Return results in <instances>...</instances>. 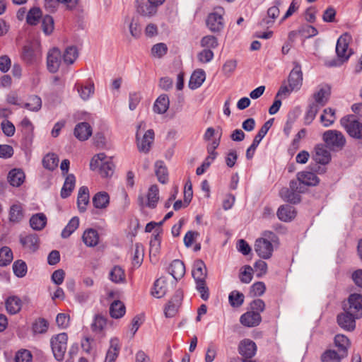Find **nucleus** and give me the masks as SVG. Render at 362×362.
I'll use <instances>...</instances> for the list:
<instances>
[{
  "label": "nucleus",
  "instance_id": "f257e3e1",
  "mask_svg": "<svg viewBox=\"0 0 362 362\" xmlns=\"http://www.w3.org/2000/svg\"><path fill=\"white\" fill-rule=\"evenodd\" d=\"M351 36L346 33L341 35L337 40L336 45L337 60H332L327 63L328 66H337L346 62L352 54L351 49H349V45L351 41Z\"/></svg>",
  "mask_w": 362,
  "mask_h": 362
},
{
  "label": "nucleus",
  "instance_id": "f03ea898",
  "mask_svg": "<svg viewBox=\"0 0 362 362\" xmlns=\"http://www.w3.org/2000/svg\"><path fill=\"white\" fill-rule=\"evenodd\" d=\"M90 168L93 171L97 170L103 177H109L114 173L115 165L111 158L107 157L104 153H100L92 158Z\"/></svg>",
  "mask_w": 362,
  "mask_h": 362
},
{
  "label": "nucleus",
  "instance_id": "7ed1b4c3",
  "mask_svg": "<svg viewBox=\"0 0 362 362\" xmlns=\"http://www.w3.org/2000/svg\"><path fill=\"white\" fill-rule=\"evenodd\" d=\"M340 124L350 137L362 140V122L356 119L355 116L349 115L343 117L340 119Z\"/></svg>",
  "mask_w": 362,
  "mask_h": 362
},
{
  "label": "nucleus",
  "instance_id": "20e7f679",
  "mask_svg": "<svg viewBox=\"0 0 362 362\" xmlns=\"http://www.w3.org/2000/svg\"><path fill=\"white\" fill-rule=\"evenodd\" d=\"M322 139L325 146L332 151H339L346 144V138L344 134L335 129L327 130L324 132Z\"/></svg>",
  "mask_w": 362,
  "mask_h": 362
},
{
  "label": "nucleus",
  "instance_id": "39448f33",
  "mask_svg": "<svg viewBox=\"0 0 362 362\" xmlns=\"http://www.w3.org/2000/svg\"><path fill=\"white\" fill-rule=\"evenodd\" d=\"M224 9L222 7H216L206 19V27L212 33L221 32L225 25L223 15Z\"/></svg>",
  "mask_w": 362,
  "mask_h": 362
},
{
  "label": "nucleus",
  "instance_id": "423d86ee",
  "mask_svg": "<svg viewBox=\"0 0 362 362\" xmlns=\"http://www.w3.org/2000/svg\"><path fill=\"white\" fill-rule=\"evenodd\" d=\"M68 335L63 332L51 338L50 344L54 358L61 361L63 360L67 348Z\"/></svg>",
  "mask_w": 362,
  "mask_h": 362
},
{
  "label": "nucleus",
  "instance_id": "0eeeda50",
  "mask_svg": "<svg viewBox=\"0 0 362 362\" xmlns=\"http://www.w3.org/2000/svg\"><path fill=\"white\" fill-rule=\"evenodd\" d=\"M159 200V190L158 187L156 185H151L146 194V199L143 194H140L138 197L139 205L141 207H148L150 209H154L157 206V203Z\"/></svg>",
  "mask_w": 362,
  "mask_h": 362
},
{
  "label": "nucleus",
  "instance_id": "6e6552de",
  "mask_svg": "<svg viewBox=\"0 0 362 362\" xmlns=\"http://www.w3.org/2000/svg\"><path fill=\"white\" fill-rule=\"evenodd\" d=\"M274 119H270L267 121L259 130L257 135L255 136L252 144L246 151V158L250 160L254 156L255 152L262 139L266 136L269 129L273 124Z\"/></svg>",
  "mask_w": 362,
  "mask_h": 362
},
{
  "label": "nucleus",
  "instance_id": "1a4fd4ad",
  "mask_svg": "<svg viewBox=\"0 0 362 362\" xmlns=\"http://www.w3.org/2000/svg\"><path fill=\"white\" fill-rule=\"evenodd\" d=\"M42 53L37 45L29 44L23 47L21 58L28 64H35L41 59Z\"/></svg>",
  "mask_w": 362,
  "mask_h": 362
},
{
  "label": "nucleus",
  "instance_id": "9d476101",
  "mask_svg": "<svg viewBox=\"0 0 362 362\" xmlns=\"http://www.w3.org/2000/svg\"><path fill=\"white\" fill-rule=\"evenodd\" d=\"M145 123L144 122H141L137 128L136 132V139H137V146L141 152L147 153L149 151L151 148V145L154 140V132L153 129H148L144 134L143 137L140 139L139 138V129H144Z\"/></svg>",
  "mask_w": 362,
  "mask_h": 362
},
{
  "label": "nucleus",
  "instance_id": "9b49d317",
  "mask_svg": "<svg viewBox=\"0 0 362 362\" xmlns=\"http://www.w3.org/2000/svg\"><path fill=\"white\" fill-rule=\"evenodd\" d=\"M344 310H347L355 317L362 316V295L359 293H352L348 298L347 304H344Z\"/></svg>",
  "mask_w": 362,
  "mask_h": 362
},
{
  "label": "nucleus",
  "instance_id": "f8f14e48",
  "mask_svg": "<svg viewBox=\"0 0 362 362\" xmlns=\"http://www.w3.org/2000/svg\"><path fill=\"white\" fill-rule=\"evenodd\" d=\"M62 62V54L59 48L54 47L49 50L47 56V66L50 73H56Z\"/></svg>",
  "mask_w": 362,
  "mask_h": 362
},
{
  "label": "nucleus",
  "instance_id": "ddd939ff",
  "mask_svg": "<svg viewBox=\"0 0 362 362\" xmlns=\"http://www.w3.org/2000/svg\"><path fill=\"white\" fill-rule=\"evenodd\" d=\"M255 250L262 259H269L273 252V245L272 243L266 238H259L255 241Z\"/></svg>",
  "mask_w": 362,
  "mask_h": 362
},
{
  "label": "nucleus",
  "instance_id": "4468645a",
  "mask_svg": "<svg viewBox=\"0 0 362 362\" xmlns=\"http://www.w3.org/2000/svg\"><path fill=\"white\" fill-rule=\"evenodd\" d=\"M293 68L288 76V83L291 89L298 90L303 84V72L299 63L294 62Z\"/></svg>",
  "mask_w": 362,
  "mask_h": 362
},
{
  "label": "nucleus",
  "instance_id": "2eb2a0df",
  "mask_svg": "<svg viewBox=\"0 0 362 362\" xmlns=\"http://www.w3.org/2000/svg\"><path fill=\"white\" fill-rule=\"evenodd\" d=\"M355 315L349 313L347 310H344L343 313H339L337 315V321L339 326L348 332L353 331L356 327V319Z\"/></svg>",
  "mask_w": 362,
  "mask_h": 362
},
{
  "label": "nucleus",
  "instance_id": "dca6fc26",
  "mask_svg": "<svg viewBox=\"0 0 362 362\" xmlns=\"http://www.w3.org/2000/svg\"><path fill=\"white\" fill-rule=\"evenodd\" d=\"M331 94V87L327 84L320 85L317 90L313 93L314 101L312 103L319 105V107L325 106Z\"/></svg>",
  "mask_w": 362,
  "mask_h": 362
},
{
  "label": "nucleus",
  "instance_id": "f3484780",
  "mask_svg": "<svg viewBox=\"0 0 362 362\" xmlns=\"http://www.w3.org/2000/svg\"><path fill=\"white\" fill-rule=\"evenodd\" d=\"M182 298V292L177 291L173 297L168 302L167 306L165 308V315L167 317H173L176 315L180 306L181 305Z\"/></svg>",
  "mask_w": 362,
  "mask_h": 362
},
{
  "label": "nucleus",
  "instance_id": "a211bd4d",
  "mask_svg": "<svg viewBox=\"0 0 362 362\" xmlns=\"http://www.w3.org/2000/svg\"><path fill=\"white\" fill-rule=\"evenodd\" d=\"M328 148L324 144H318L315 146L313 159L317 163L327 165L329 163L331 160V153Z\"/></svg>",
  "mask_w": 362,
  "mask_h": 362
},
{
  "label": "nucleus",
  "instance_id": "6ab92c4d",
  "mask_svg": "<svg viewBox=\"0 0 362 362\" xmlns=\"http://www.w3.org/2000/svg\"><path fill=\"white\" fill-rule=\"evenodd\" d=\"M239 354L246 358L253 357L257 351L256 344L249 339L242 340L238 346Z\"/></svg>",
  "mask_w": 362,
  "mask_h": 362
},
{
  "label": "nucleus",
  "instance_id": "aec40b11",
  "mask_svg": "<svg viewBox=\"0 0 362 362\" xmlns=\"http://www.w3.org/2000/svg\"><path fill=\"white\" fill-rule=\"evenodd\" d=\"M281 5V0H275L274 1V6H271L267 10V16L268 18H264L260 22V25L271 26L274 21L279 17L280 14L279 6Z\"/></svg>",
  "mask_w": 362,
  "mask_h": 362
},
{
  "label": "nucleus",
  "instance_id": "412c9836",
  "mask_svg": "<svg viewBox=\"0 0 362 362\" xmlns=\"http://www.w3.org/2000/svg\"><path fill=\"white\" fill-rule=\"evenodd\" d=\"M240 323L247 327H256L262 321L261 315L255 311H248L243 314L240 319Z\"/></svg>",
  "mask_w": 362,
  "mask_h": 362
},
{
  "label": "nucleus",
  "instance_id": "4be33fe9",
  "mask_svg": "<svg viewBox=\"0 0 362 362\" xmlns=\"http://www.w3.org/2000/svg\"><path fill=\"white\" fill-rule=\"evenodd\" d=\"M192 273L196 284L204 282L206 277V267L204 262L201 259L196 260L194 262Z\"/></svg>",
  "mask_w": 362,
  "mask_h": 362
},
{
  "label": "nucleus",
  "instance_id": "5701e85b",
  "mask_svg": "<svg viewBox=\"0 0 362 362\" xmlns=\"http://www.w3.org/2000/svg\"><path fill=\"white\" fill-rule=\"evenodd\" d=\"M89 202L90 195L88 188L86 186L81 187L77 197V206L81 213H83L86 211Z\"/></svg>",
  "mask_w": 362,
  "mask_h": 362
},
{
  "label": "nucleus",
  "instance_id": "b1692460",
  "mask_svg": "<svg viewBox=\"0 0 362 362\" xmlns=\"http://www.w3.org/2000/svg\"><path fill=\"white\" fill-rule=\"evenodd\" d=\"M74 135L80 141H86L92 135V128L88 122H80L74 128Z\"/></svg>",
  "mask_w": 362,
  "mask_h": 362
},
{
  "label": "nucleus",
  "instance_id": "393cba45",
  "mask_svg": "<svg viewBox=\"0 0 362 362\" xmlns=\"http://www.w3.org/2000/svg\"><path fill=\"white\" fill-rule=\"evenodd\" d=\"M120 351V343L118 338H112L110 341V347L107 351L104 362H115Z\"/></svg>",
  "mask_w": 362,
  "mask_h": 362
},
{
  "label": "nucleus",
  "instance_id": "a878e982",
  "mask_svg": "<svg viewBox=\"0 0 362 362\" xmlns=\"http://www.w3.org/2000/svg\"><path fill=\"white\" fill-rule=\"evenodd\" d=\"M20 243L30 252H35L39 247V238L36 234L21 236Z\"/></svg>",
  "mask_w": 362,
  "mask_h": 362
},
{
  "label": "nucleus",
  "instance_id": "bb28decb",
  "mask_svg": "<svg viewBox=\"0 0 362 362\" xmlns=\"http://www.w3.org/2000/svg\"><path fill=\"white\" fill-rule=\"evenodd\" d=\"M168 272L177 281L180 279L185 274L184 263L180 259H175L170 264Z\"/></svg>",
  "mask_w": 362,
  "mask_h": 362
},
{
  "label": "nucleus",
  "instance_id": "cd10ccee",
  "mask_svg": "<svg viewBox=\"0 0 362 362\" xmlns=\"http://www.w3.org/2000/svg\"><path fill=\"white\" fill-rule=\"evenodd\" d=\"M296 215V211L293 206L290 205H282L277 211L278 218L284 222L292 221Z\"/></svg>",
  "mask_w": 362,
  "mask_h": 362
},
{
  "label": "nucleus",
  "instance_id": "c85d7f7f",
  "mask_svg": "<svg viewBox=\"0 0 362 362\" xmlns=\"http://www.w3.org/2000/svg\"><path fill=\"white\" fill-rule=\"evenodd\" d=\"M25 175L21 169H12L8 175V181L13 187H20L25 181Z\"/></svg>",
  "mask_w": 362,
  "mask_h": 362
},
{
  "label": "nucleus",
  "instance_id": "c756f323",
  "mask_svg": "<svg viewBox=\"0 0 362 362\" xmlns=\"http://www.w3.org/2000/svg\"><path fill=\"white\" fill-rule=\"evenodd\" d=\"M82 240L87 247H95L99 243V235L96 230L86 229L82 235Z\"/></svg>",
  "mask_w": 362,
  "mask_h": 362
},
{
  "label": "nucleus",
  "instance_id": "7c9ffc66",
  "mask_svg": "<svg viewBox=\"0 0 362 362\" xmlns=\"http://www.w3.org/2000/svg\"><path fill=\"white\" fill-rule=\"evenodd\" d=\"M297 178L306 186H315L320 182V179L315 173L308 171L298 173Z\"/></svg>",
  "mask_w": 362,
  "mask_h": 362
},
{
  "label": "nucleus",
  "instance_id": "2f4dec72",
  "mask_svg": "<svg viewBox=\"0 0 362 362\" xmlns=\"http://www.w3.org/2000/svg\"><path fill=\"white\" fill-rule=\"evenodd\" d=\"M160 233H161V229L158 228L155 230L152 238L150 240V248H149V253L150 257L154 256L156 257V255L158 254L160 251Z\"/></svg>",
  "mask_w": 362,
  "mask_h": 362
},
{
  "label": "nucleus",
  "instance_id": "473e14b6",
  "mask_svg": "<svg viewBox=\"0 0 362 362\" xmlns=\"http://www.w3.org/2000/svg\"><path fill=\"white\" fill-rule=\"evenodd\" d=\"M92 202L95 208L105 209L109 205L110 196L106 192H99L93 196Z\"/></svg>",
  "mask_w": 362,
  "mask_h": 362
},
{
  "label": "nucleus",
  "instance_id": "72a5a7b5",
  "mask_svg": "<svg viewBox=\"0 0 362 362\" xmlns=\"http://www.w3.org/2000/svg\"><path fill=\"white\" fill-rule=\"evenodd\" d=\"M206 79V74L202 69H197L193 72L192 74L189 82V87L192 90L197 89L199 88L204 81Z\"/></svg>",
  "mask_w": 362,
  "mask_h": 362
},
{
  "label": "nucleus",
  "instance_id": "f704fd0d",
  "mask_svg": "<svg viewBox=\"0 0 362 362\" xmlns=\"http://www.w3.org/2000/svg\"><path fill=\"white\" fill-rule=\"evenodd\" d=\"M75 88L83 100H88L94 93L95 88L92 82L87 85L76 83Z\"/></svg>",
  "mask_w": 362,
  "mask_h": 362
},
{
  "label": "nucleus",
  "instance_id": "c9c22d12",
  "mask_svg": "<svg viewBox=\"0 0 362 362\" xmlns=\"http://www.w3.org/2000/svg\"><path fill=\"white\" fill-rule=\"evenodd\" d=\"M336 119V111L331 107L325 108L320 117V122L325 127L332 126Z\"/></svg>",
  "mask_w": 362,
  "mask_h": 362
},
{
  "label": "nucleus",
  "instance_id": "e433bc0d",
  "mask_svg": "<svg viewBox=\"0 0 362 362\" xmlns=\"http://www.w3.org/2000/svg\"><path fill=\"white\" fill-rule=\"evenodd\" d=\"M170 100L167 95H160L155 101L153 111L158 114H164L169 108Z\"/></svg>",
  "mask_w": 362,
  "mask_h": 362
},
{
  "label": "nucleus",
  "instance_id": "4c0bfd02",
  "mask_svg": "<svg viewBox=\"0 0 362 362\" xmlns=\"http://www.w3.org/2000/svg\"><path fill=\"white\" fill-rule=\"evenodd\" d=\"M346 357L339 351L333 349L325 350L320 356L321 362H341Z\"/></svg>",
  "mask_w": 362,
  "mask_h": 362
},
{
  "label": "nucleus",
  "instance_id": "58836bf2",
  "mask_svg": "<svg viewBox=\"0 0 362 362\" xmlns=\"http://www.w3.org/2000/svg\"><path fill=\"white\" fill-rule=\"evenodd\" d=\"M76 183V178L73 174L66 176L63 187L61 189V197L63 199L67 198L71 195Z\"/></svg>",
  "mask_w": 362,
  "mask_h": 362
},
{
  "label": "nucleus",
  "instance_id": "ea45409f",
  "mask_svg": "<svg viewBox=\"0 0 362 362\" xmlns=\"http://www.w3.org/2000/svg\"><path fill=\"white\" fill-rule=\"evenodd\" d=\"M22 307V301L17 296H10L6 300V310L11 315L18 313Z\"/></svg>",
  "mask_w": 362,
  "mask_h": 362
},
{
  "label": "nucleus",
  "instance_id": "a19ab883",
  "mask_svg": "<svg viewBox=\"0 0 362 362\" xmlns=\"http://www.w3.org/2000/svg\"><path fill=\"white\" fill-rule=\"evenodd\" d=\"M158 7L153 4L149 3L148 1L146 3L140 4L136 7L137 12L145 17H152L157 13Z\"/></svg>",
  "mask_w": 362,
  "mask_h": 362
},
{
  "label": "nucleus",
  "instance_id": "79ce46f5",
  "mask_svg": "<svg viewBox=\"0 0 362 362\" xmlns=\"http://www.w3.org/2000/svg\"><path fill=\"white\" fill-rule=\"evenodd\" d=\"M166 291L167 284L165 279L163 277L158 279L153 284V288L151 291V294L154 297L160 298L165 296Z\"/></svg>",
  "mask_w": 362,
  "mask_h": 362
},
{
  "label": "nucleus",
  "instance_id": "37998d69",
  "mask_svg": "<svg viewBox=\"0 0 362 362\" xmlns=\"http://www.w3.org/2000/svg\"><path fill=\"white\" fill-rule=\"evenodd\" d=\"M334 344L338 348L339 352L344 356H347L348 349L350 347L349 339L344 334H337L334 337Z\"/></svg>",
  "mask_w": 362,
  "mask_h": 362
},
{
  "label": "nucleus",
  "instance_id": "c03bdc74",
  "mask_svg": "<svg viewBox=\"0 0 362 362\" xmlns=\"http://www.w3.org/2000/svg\"><path fill=\"white\" fill-rule=\"evenodd\" d=\"M47 223V217L42 213H38L33 215L30 219L31 228L35 230H42Z\"/></svg>",
  "mask_w": 362,
  "mask_h": 362
},
{
  "label": "nucleus",
  "instance_id": "a18cd8bd",
  "mask_svg": "<svg viewBox=\"0 0 362 362\" xmlns=\"http://www.w3.org/2000/svg\"><path fill=\"white\" fill-rule=\"evenodd\" d=\"M280 197L285 201L293 204H297L300 201V195L295 192L294 190L289 188H282L279 192Z\"/></svg>",
  "mask_w": 362,
  "mask_h": 362
},
{
  "label": "nucleus",
  "instance_id": "49530a36",
  "mask_svg": "<svg viewBox=\"0 0 362 362\" xmlns=\"http://www.w3.org/2000/svg\"><path fill=\"white\" fill-rule=\"evenodd\" d=\"M126 308L122 302L115 300L110 307V314L112 317L118 319L123 317L125 314Z\"/></svg>",
  "mask_w": 362,
  "mask_h": 362
},
{
  "label": "nucleus",
  "instance_id": "de8ad7c7",
  "mask_svg": "<svg viewBox=\"0 0 362 362\" xmlns=\"http://www.w3.org/2000/svg\"><path fill=\"white\" fill-rule=\"evenodd\" d=\"M155 172L160 182L165 184L168 180L167 168L163 161L158 160L155 163Z\"/></svg>",
  "mask_w": 362,
  "mask_h": 362
},
{
  "label": "nucleus",
  "instance_id": "09e8293b",
  "mask_svg": "<svg viewBox=\"0 0 362 362\" xmlns=\"http://www.w3.org/2000/svg\"><path fill=\"white\" fill-rule=\"evenodd\" d=\"M78 55L77 48L75 46H69L66 48L62 55L63 62L67 65L72 64L77 59Z\"/></svg>",
  "mask_w": 362,
  "mask_h": 362
},
{
  "label": "nucleus",
  "instance_id": "8fccbe9b",
  "mask_svg": "<svg viewBox=\"0 0 362 362\" xmlns=\"http://www.w3.org/2000/svg\"><path fill=\"white\" fill-rule=\"evenodd\" d=\"M320 109L319 105L315 103H310L308 105L304 115V124L305 125H309L313 122Z\"/></svg>",
  "mask_w": 362,
  "mask_h": 362
},
{
  "label": "nucleus",
  "instance_id": "3c124183",
  "mask_svg": "<svg viewBox=\"0 0 362 362\" xmlns=\"http://www.w3.org/2000/svg\"><path fill=\"white\" fill-rule=\"evenodd\" d=\"M23 206L21 204H16L11 206L9 220L11 222H20L23 218Z\"/></svg>",
  "mask_w": 362,
  "mask_h": 362
},
{
  "label": "nucleus",
  "instance_id": "603ef678",
  "mask_svg": "<svg viewBox=\"0 0 362 362\" xmlns=\"http://www.w3.org/2000/svg\"><path fill=\"white\" fill-rule=\"evenodd\" d=\"M79 226V218L74 216L62 231L63 238H69Z\"/></svg>",
  "mask_w": 362,
  "mask_h": 362
},
{
  "label": "nucleus",
  "instance_id": "864d4df0",
  "mask_svg": "<svg viewBox=\"0 0 362 362\" xmlns=\"http://www.w3.org/2000/svg\"><path fill=\"white\" fill-rule=\"evenodd\" d=\"M23 107L33 112H38L42 107V100L37 95H31Z\"/></svg>",
  "mask_w": 362,
  "mask_h": 362
},
{
  "label": "nucleus",
  "instance_id": "5fc2aeb1",
  "mask_svg": "<svg viewBox=\"0 0 362 362\" xmlns=\"http://www.w3.org/2000/svg\"><path fill=\"white\" fill-rule=\"evenodd\" d=\"M59 163V158L55 153H48L42 159V165L45 168L54 170Z\"/></svg>",
  "mask_w": 362,
  "mask_h": 362
},
{
  "label": "nucleus",
  "instance_id": "6e6d98bb",
  "mask_svg": "<svg viewBox=\"0 0 362 362\" xmlns=\"http://www.w3.org/2000/svg\"><path fill=\"white\" fill-rule=\"evenodd\" d=\"M49 327L48 322L45 318L37 319L32 325V330L35 334L47 332Z\"/></svg>",
  "mask_w": 362,
  "mask_h": 362
},
{
  "label": "nucleus",
  "instance_id": "4d7b16f0",
  "mask_svg": "<svg viewBox=\"0 0 362 362\" xmlns=\"http://www.w3.org/2000/svg\"><path fill=\"white\" fill-rule=\"evenodd\" d=\"M42 17V11L39 8H32L26 16V21L29 25H35Z\"/></svg>",
  "mask_w": 362,
  "mask_h": 362
},
{
  "label": "nucleus",
  "instance_id": "13d9d810",
  "mask_svg": "<svg viewBox=\"0 0 362 362\" xmlns=\"http://www.w3.org/2000/svg\"><path fill=\"white\" fill-rule=\"evenodd\" d=\"M13 260V252L6 246L0 249V266L5 267L9 264Z\"/></svg>",
  "mask_w": 362,
  "mask_h": 362
},
{
  "label": "nucleus",
  "instance_id": "bf43d9fd",
  "mask_svg": "<svg viewBox=\"0 0 362 362\" xmlns=\"http://www.w3.org/2000/svg\"><path fill=\"white\" fill-rule=\"evenodd\" d=\"M110 279L115 283L124 281L125 279L124 270L119 266L114 267L110 272Z\"/></svg>",
  "mask_w": 362,
  "mask_h": 362
},
{
  "label": "nucleus",
  "instance_id": "052dcab7",
  "mask_svg": "<svg viewBox=\"0 0 362 362\" xmlns=\"http://www.w3.org/2000/svg\"><path fill=\"white\" fill-rule=\"evenodd\" d=\"M144 255V247L141 243L134 245V254L133 257V264L134 266L139 267L141 264Z\"/></svg>",
  "mask_w": 362,
  "mask_h": 362
},
{
  "label": "nucleus",
  "instance_id": "680f3d73",
  "mask_svg": "<svg viewBox=\"0 0 362 362\" xmlns=\"http://www.w3.org/2000/svg\"><path fill=\"white\" fill-rule=\"evenodd\" d=\"M42 29L43 33L49 35L54 30V19L51 16L46 15L42 18Z\"/></svg>",
  "mask_w": 362,
  "mask_h": 362
},
{
  "label": "nucleus",
  "instance_id": "e2e57ef3",
  "mask_svg": "<svg viewBox=\"0 0 362 362\" xmlns=\"http://www.w3.org/2000/svg\"><path fill=\"white\" fill-rule=\"evenodd\" d=\"M13 271L18 277H23L27 273V265L23 260H17L13 264Z\"/></svg>",
  "mask_w": 362,
  "mask_h": 362
},
{
  "label": "nucleus",
  "instance_id": "0e129e2a",
  "mask_svg": "<svg viewBox=\"0 0 362 362\" xmlns=\"http://www.w3.org/2000/svg\"><path fill=\"white\" fill-rule=\"evenodd\" d=\"M228 300L233 307H240L244 302V295L238 291H233L229 294Z\"/></svg>",
  "mask_w": 362,
  "mask_h": 362
},
{
  "label": "nucleus",
  "instance_id": "69168bd1",
  "mask_svg": "<svg viewBox=\"0 0 362 362\" xmlns=\"http://www.w3.org/2000/svg\"><path fill=\"white\" fill-rule=\"evenodd\" d=\"M200 43L202 47H206L209 49L217 47L218 45L217 38L213 35H206L203 37Z\"/></svg>",
  "mask_w": 362,
  "mask_h": 362
},
{
  "label": "nucleus",
  "instance_id": "338daca9",
  "mask_svg": "<svg viewBox=\"0 0 362 362\" xmlns=\"http://www.w3.org/2000/svg\"><path fill=\"white\" fill-rule=\"evenodd\" d=\"M130 35L134 39H138L141 35V29L137 20L132 18L129 23Z\"/></svg>",
  "mask_w": 362,
  "mask_h": 362
},
{
  "label": "nucleus",
  "instance_id": "774afa93",
  "mask_svg": "<svg viewBox=\"0 0 362 362\" xmlns=\"http://www.w3.org/2000/svg\"><path fill=\"white\" fill-rule=\"evenodd\" d=\"M32 354L30 351L27 349H21L16 352L15 356L16 362H31Z\"/></svg>",
  "mask_w": 362,
  "mask_h": 362
}]
</instances>
